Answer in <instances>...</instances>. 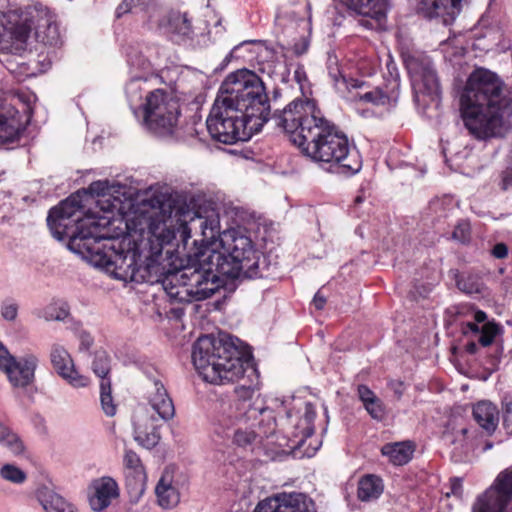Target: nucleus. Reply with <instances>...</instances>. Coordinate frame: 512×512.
<instances>
[{
	"instance_id": "1",
	"label": "nucleus",
	"mask_w": 512,
	"mask_h": 512,
	"mask_svg": "<svg viewBox=\"0 0 512 512\" xmlns=\"http://www.w3.org/2000/svg\"><path fill=\"white\" fill-rule=\"evenodd\" d=\"M183 249L188 248L192 232L200 233V240H193L188 256L194 257L206 270L229 277H263L261 253L242 228L220 231V215L216 208H199L197 211H183L178 219Z\"/></svg>"
},
{
	"instance_id": "2",
	"label": "nucleus",
	"mask_w": 512,
	"mask_h": 512,
	"mask_svg": "<svg viewBox=\"0 0 512 512\" xmlns=\"http://www.w3.org/2000/svg\"><path fill=\"white\" fill-rule=\"evenodd\" d=\"M273 120L311 160L339 164L348 174L361 169L359 154L351 149L346 134L324 118L313 100L295 99Z\"/></svg>"
},
{
	"instance_id": "3",
	"label": "nucleus",
	"mask_w": 512,
	"mask_h": 512,
	"mask_svg": "<svg viewBox=\"0 0 512 512\" xmlns=\"http://www.w3.org/2000/svg\"><path fill=\"white\" fill-rule=\"evenodd\" d=\"M465 128L476 139L495 137L507 123L512 125V94L493 71L478 67L467 78L460 95Z\"/></svg>"
},
{
	"instance_id": "4",
	"label": "nucleus",
	"mask_w": 512,
	"mask_h": 512,
	"mask_svg": "<svg viewBox=\"0 0 512 512\" xmlns=\"http://www.w3.org/2000/svg\"><path fill=\"white\" fill-rule=\"evenodd\" d=\"M82 225V230L72 239L71 247L84 248V252L90 255L91 263L113 278L140 284L144 278L135 271L141 261L142 238L138 241L132 235H127L112 239L100 231L99 222L89 218Z\"/></svg>"
},
{
	"instance_id": "5",
	"label": "nucleus",
	"mask_w": 512,
	"mask_h": 512,
	"mask_svg": "<svg viewBox=\"0 0 512 512\" xmlns=\"http://www.w3.org/2000/svg\"><path fill=\"white\" fill-rule=\"evenodd\" d=\"M35 30L37 41L50 46L60 42L55 15L42 5L28 6L24 10L20 0H0V43L11 42L14 50L24 48Z\"/></svg>"
},
{
	"instance_id": "6",
	"label": "nucleus",
	"mask_w": 512,
	"mask_h": 512,
	"mask_svg": "<svg viewBox=\"0 0 512 512\" xmlns=\"http://www.w3.org/2000/svg\"><path fill=\"white\" fill-rule=\"evenodd\" d=\"M244 358L241 340L228 334L218 338L202 336L193 345V364L203 379L212 384L241 379L246 372Z\"/></svg>"
},
{
	"instance_id": "7",
	"label": "nucleus",
	"mask_w": 512,
	"mask_h": 512,
	"mask_svg": "<svg viewBox=\"0 0 512 512\" xmlns=\"http://www.w3.org/2000/svg\"><path fill=\"white\" fill-rule=\"evenodd\" d=\"M179 218H183V211L177 209L174 214L168 216L162 211H153L150 214H142L136 217L135 231L140 232L142 237L141 261L138 262L137 274L143 276L140 283L160 282L163 276V268L158 262L164 247L169 245L173 239L180 236Z\"/></svg>"
},
{
	"instance_id": "8",
	"label": "nucleus",
	"mask_w": 512,
	"mask_h": 512,
	"mask_svg": "<svg viewBox=\"0 0 512 512\" xmlns=\"http://www.w3.org/2000/svg\"><path fill=\"white\" fill-rule=\"evenodd\" d=\"M217 97L239 109L260 128L269 120L275 123L269 118L270 105L264 83L253 71L241 69L230 73L221 84Z\"/></svg>"
},
{
	"instance_id": "9",
	"label": "nucleus",
	"mask_w": 512,
	"mask_h": 512,
	"mask_svg": "<svg viewBox=\"0 0 512 512\" xmlns=\"http://www.w3.org/2000/svg\"><path fill=\"white\" fill-rule=\"evenodd\" d=\"M239 111L216 97L206 120L211 137L218 142L231 145L238 141H247L261 130Z\"/></svg>"
},
{
	"instance_id": "10",
	"label": "nucleus",
	"mask_w": 512,
	"mask_h": 512,
	"mask_svg": "<svg viewBox=\"0 0 512 512\" xmlns=\"http://www.w3.org/2000/svg\"><path fill=\"white\" fill-rule=\"evenodd\" d=\"M83 198L81 191H77L65 200H63L58 206L53 207L48 214L47 224L51 230L54 238L57 240H63L69 238L68 247L75 253L84 254V248H72L71 241L77 236L82 230L85 220L93 219L99 222L100 231H102L109 223L105 218H96L92 214H87L81 217L83 214Z\"/></svg>"
},
{
	"instance_id": "11",
	"label": "nucleus",
	"mask_w": 512,
	"mask_h": 512,
	"mask_svg": "<svg viewBox=\"0 0 512 512\" xmlns=\"http://www.w3.org/2000/svg\"><path fill=\"white\" fill-rule=\"evenodd\" d=\"M181 115L177 99L164 90L156 89L146 96L143 106V124L159 136H175L181 139L178 122Z\"/></svg>"
},
{
	"instance_id": "12",
	"label": "nucleus",
	"mask_w": 512,
	"mask_h": 512,
	"mask_svg": "<svg viewBox=\"0 0 512 512\" xmlns=\"http://www.w3.org/2000/svg\"><path fill=\"white\" fill-rule=\"evenodd\" d=\"M191 247L188 246L187 251ZM187 258L191 265L178 271L182 277L180 283L169 291V297L178 302L201 301L211 297L219 288V278L212 271H207L194 257Z\"/></svg>"
},
{
	"instance_id": "13",
	"label": "nucleus",
	"mask_w": 512,
	"mask_h": 512,
	"mask_svg": "<svg viewBox=\"0 0 512 512\" xmlns=\"http://www.w3.org/2000/svg\"><path fill=\"white\" fill-rule=\"evenodd\" d=\"M238 398L241 400V409L244 410L245 418L250 421H257L259 434L268 436L275 431L276 421L272 410L268 409L259 398L258 390L252 386L241 384L235 388Z\"/></svg>"
},
{
	"instance_id": "14",
	"label": "nucleus",
	"mask_w": 512,
	"mask_h": 512,
	"mask_svg": "<svg viewBox=\"0 0 512 512\" xmlns=\"http://www.w3.org/2000/svg\"><path fill=\"white\" fill-rule=\"evenodd\" d=\"M512 500V468L501 472L494 484L473 505V512H506Z\"/></svg>"
},
{
	"instance_id": "15",
	"label": "nucleus",
	"mask_w": 512,
	"mask_h": 512,
	"mask_svg": "<svg viewBox=\"0 0 512 512\" xmlns=\"http://www.w3.org/2000/svg\"><path fill=\"white\" fill-rule=\"evenodd\" d=\"M406 67L410 75L412 88L416 96H438L439 81L432 62L426 57H409Z\"/></svg>"
},
{
	"instance_id": "16",
	"label": "nucleus",
	"mask_w": 512,
	"mask_h": 512,
	"mask_svg": "<svg viewBox=\"0 0 512 512\" xmlns=\"http://www.w3.org/2000/svg\"><path fill=\"white\" fill-rule=\"evenodd\" d=\"M254 512H317L314 501L304 493L282 492L260 501Z\"/></svg>"
},
{
	"instance_id": "17",
	"label": "nucleus",
	"mask_w": 512,
	"mask_h": 512,
	"mask_svg": "<svg viewBox=\"0 0 512 512\" xmlns=\"http://www.w3.org/2000/svg\"><path fill=\"white\" fill-rule=\"evenodd\" d=\"M462 419H450L443 433L444 441L453 446L452 458L455 462L464 461L473 448V434Z\"/></svg>"
},
{
	"instance_id": "18",
	"label": "nucleus",
	"mask_w": 512,
	"mask_h": 512,
	"mask_svg": "<svg viewBox=\"0 0 512 512\" xmlns=\"http://www.w3.org/2000/svg\"><path fill=\"white\" fill-rule=\"evenodd\" d=\"M120 495L116 480L110 476L93 479L87 489L88 502L95 512H102Z\"/></svg>"
},
{
	"instance_id": "19",
	"label": "nucleus",
	"mask_w": 512,
	"mask_h": 512,
	"mask_svg": "<svg viewBox=\"0 0 512 512\" xmlns=\"http://www.w3.org/2000/svg\"><path fill=\"white\" fill-rule=\"evenodd\" d=\"M463 0H416V11L427 19H438L451 24L461 11Z\"/></svg>"
},
{
	"instance_id": "20",
	"label": "nucleus",
	"mask_w": 512,
	"mask_h": 512,
	"mask_svg": "<svg viewBox=\"0 0 512 512\" xmlns=\"http://www.w3.org/2000/svg\"><path fill=\"white\" fill-rule=\"evenodd\" d=\"M50 361L58 375L71 386L81 388L88 385L89 379L75 370L73 360L63 346L54 344L51 347Z\"/></svg>"
},
{
	"instance_id": "21",
	"label": "nucleus",
	"mask_w": 512,
	"mask_h": 512,
	"mask_svg": "<svg viewBox=\"0 0 512 512\" xmlns=\"http://www.w3.org/2000/svg\"><path fill=\"white\" fill-rule=\"evenodd\" d=\"M124 465L128 469L126 489L131 503H137L145 492L146 474L139 456L132 450H126Z\"/></svg>"
},
{
	"instance_id": "22",
	"label": "nucleus",
	"mask_w": 512,
	"mask_h": 512,
	"mask_svg": "<svg viewBox=\"0 0 512 512\" xmlns=\"http://www.w3.org/2000/svg\"><path fill=\"white\" fill-rule=\"evenodd\" d=\"M38 363L39 359L36 355L26 354L19 360L13 358L11 363L1 371L7 375L12 386L25 388L34 381Z\"/></svg>"
},
{
	"instance_id": "23",
	"label": "nucleus",
	"mask_w": 512,
	"mask_h": 512,
	"mask_svg": "<svg viewBox=\"0 0 512 512\" xmlns=\"http://www.w3.org/2000/svg\"><path fill=\"white\" fill-rule=\"evenodd\" d=\"M14 108L0 111V144L17 141L24 131L27 120Z\"/></svg>"
},
{
	"instance_id": "24",
	"label": "nucleus",
	"mask_w": 512,
	"mask_h": 512,
	"mask_svg": "<svg viewBox=\"0 0 512 512\" xmlns=\"http://www.w3.org/2000/svg\"><path fill=\"white\" fill-rule=\"evenodd\" d=\"M148 401L152 409L164 422L170 421L175 416V406L163 383L154 379L149 391Z\"/></svg>"
},
{
	"instance_id": "25",
	"label": "nucleus",
	"mask_w": 512,
	"mask_h": 512,
	"mask_svg": "<svg viewBox=\"0 0 512 512\" xmlns=\"http://www.w3.org/2000/svg\"><path fill=\"white\" fill-rule=\"evenodd\" d=\"M157 503L163 509H173L180 502V492L169 469H165L155 487Z\"/></svg>"
},
{
	"instance_id": "26",
	"label": "nucleus",
	"mask_w": 512,
	"mask_h": 512,
	"mask_svg": "<svg viewBox=\"0 0 512 512\" xmlns=\"http://www.w3.org/2000/svg\"><path fill=\"white\" fill-rule=\"evenodd\" d=\"M164 19L166 32L173 41L179 43L191 37L193 29L185 13L171 11Z\"/></svg>"
},
{
	"instance_id": "27",
	"label": "nucleus",
	"mask_w": 512,
	"mask_h": 512,
	"mask_svg": "<svg viewBox=\"0 0 512 512\" xmlns=\"http://www.w3.org/2000/svg\"><path fill=\"white\" fill-rule=\"evenodd\" d=\"M157 421L151 416L134 422V439L147 449L155 447L160 440Z\"/></svg>"
},
{
	"instance_id": "28",
	"label": "nucleus",
	"mask_w": 512,
	"mask_h": 512,
	"mask_svg": "<svg viewBox=\"0 0 512 512\" xmlns=\"http://www.w3.org/2000/svg\"><path fill=\"white\" fill-rule=\"evenodd\" d=\"M473 418L482 429L491 435L499 423V410L490 401H480L473 407Z\"/></svg>"
},
{
	"instance_id": "29",
	"label": "nucleus",
	"mask_w": 512,
	"mask_h": 512,
	"mask_svg": "<svg viewBox=\"0 0 512 512\" xmlns=\"http://www.w3.org/2000/svg\"><path fill=\"white\" fill-rule=\"evenodd\" d=\"M346 5L356 13L380 22L385 18L387 0H345Z\"/></svg>"
},
{
	"instance_id": "30",
	"label": "nucleus",
	"mask_w": 512,
	"mask_h": 512,
	"mask_svg": "<svg viewBox=\"0 0 512 512\" xmlns=\"http://www.w3.org/2000/svg\"><path fill=\"white\" fill-rule=\"evenodd\" d=\"M383 490L382 479L376 475L368 474L359 480L357 496L359 500L369 502L378 499Z\"/></svg>"
},
{
	"instance_id": "31",
	"label": "nucleus",
	"mask_w": 512,
	"mask_h": 512,
	"mask_svg": "<svg viewBox=\"0 0 512 512\" xmlns=\"http://www.w3.org/2000/svg\"><path fill=\"white\" fill-rule=\"evenodd\" d=\"M477 322H467L463 327V333L467 335L468 333L472 334H480L478 338V342L483 347L490 346L496 335L500 332V327L498 324L494 322H487L482 325L480 328Z\"/></svg>"
},
{
	"instance_id": "32",
	"label": "nucleus",
	"mask_w": 512,
	"mask_h": 512,
	"mask_svg": "<svg viewBox=\"0 0 512 512\" xmlns=\"http://www.w3.org/2000/svg\"><path fill=\"white\" fill-rule=\"evenodd\" d=\"M381 452L394 465L401 466L412 458L413 447L408 442L388 443L382 447Z\"/></svg>"
},
{
	"instance_id": "33",
	"label": "nucleus",
	"mask_w": 512,
	"mask_h": 512,
	"mask_svg": "<svg viewBox=\"0 0 512 512\" xmlns=\"http://www.w3.org/2000/svg\"><path fill=\"white\" fill-rule=\"evenodd\" d=\"M39 500L46 512H72L75 509L62 496L49 489L40 492Z\"/></svg>"
},
{
	"instance_id": "34",
	"label": "nucleus",
	"mask_w": 512,
	"mask_h": 512,
	"mask_svg": "<svg viewBox=\"0 0 512 512\" xmlns=\"http://www.w3.org/2000/svg\"><path fill=\"white\" fill-rule=\"evenodd\" d=\"M123 186L120 183L110 182L109 180H98L92 182L86 190H82V198L88 194L92 196H106L120 193Z\"/></svg>"
},
{
	"instance_id": "35",
	"label": "nucleus",
	"mask_w": 512,
	"mask_h": 512,
	"mask_svg": "<svg viewBox=\"0 0 512 512\" xmlns=\"http://www.w3.org/2000/svg\"><path fill=\"white\" fill-rule=\"evenodd\" d=\"M36 315L46 321H63L69 315V310L64 302L54 301L38 310Z\"/></svg>"
},
{
	"instance_id": "36",
	"label": "nucleus",
	"mask_w": 512,
	"mask_h": 512,
	"mask_svg": "<svg viewBox=\"0 0 512 512\" xmlns=\"http://www.w3.org/2000/svg\"><path fill=\"white\" fill-rule=\"evenodd\" d=\"M397 96V94L389 95L384 93L381 89L375 88L374 90L365 93H357L354 96V99H359L360 101L371 103L376 106H385L389 105L391 101L395 103Z\"/></svg>"
},
{
	"instance_id": "37",
	"label": "nucleus",
	"mask_w": 512,
	"mask_h": 512,
	"mask_svg": "<svg viewBox=\"0 0 512 512\" xmlns=\"http://www.w3.org/2000/svg\"><path fill=\"white\" fill-rule=\"evenodd\" d=\"M0 444L7 447L14 455L24 451L21 439L0 421Z\"/></svg>"
},
{
	"instance_id": "38",
	"label": "nucleus",
	"mask_w": 512,
	"mask_h": 512,
	"mask_svg": "<svg viewBox=\"0 0 512 512\" xmlns=\"http://www.w3.org/2000/svg\"><path fill=\"white\" fill-rule=\"evenodd\" d=\"M0 478L14 485H22L27 480V473L12 463H5L0 467Z\"/></svg>"
},
{
	"instance_id": "39",
	"label": "nucleus",
	"mask_w": 512,
	"mask_h": 512,
	"mask_svg": "<svg viewBox=\"0 0 512 512\" xmlns=\"http://www.w3.org/2000/svg\"><path fill=\"white\" fill-rule=\"evenodd\" d=\"M111 381L110 379H103L100 381V402L103 412L112 417L116 414V405L113 402L111 394Z\"/></svg>"
},
{
	"instance_id": "40",
	"label": "nucleus",
	"mask_w": 512,
	"mask_h": 512,
	"mask_svg": "<svg viewBox=\"0 0 512 512\" xmlns=\"http://www.w3.org/2000/svg\"><path fill=\"white\" fill-rule=\"evenodd\" d=\"M111 358L106 351H96L92 361V370L101 380L109 379L107 376L111 369Z\"/></svg>"
},
{
	"instance_id": "41",
	"label": "nucleus",
	"mask_w": 512,
	"mask_h": 512,
	"mask_svg": "<svg viewBox=\"0 0 512 512\" xmlns=\"http://www.w3.org/2000/svg\"><path fill=\"white\" fill-rule=\"evenodd\" d=\"M454 275L459 290L467 294L480 293L482 283L477 276L472 274L459 275L457 271L454 272Z\"/></svg>"
},
{
	"instance_id": "42",
	"label": "nucleus",
	"mask_w": 512,
	"mask_h": 512,
	"mask_svg": "<svg viewBox=\"0 0 512 512\" xmlns=\"http://www.w3.org/2000/svg\"><path fill=\"white\" fill-rule=\"evenodd\" d=\"M452 239L461 244H467L471 240L470 223L466 220L458 222L452 233Z\"/></svg>"
},
{
	"instance_id": "43",
	"label": "nucleus",
	"mask_w": 512,
	"mask_h": 512,
	"mask_svg": "<svg viewBox=\"0 0 512 512\" xmlns=\"http://www.w3.org/2000/svg\"><path fill=\"white\" fill-rule=\"evenodd\" d=\"M19 305L13 299H5L0 306L1 317L8 322H14L18 317Z\"/></svg>"
},
{
	"instance_id": "44",
	"label": "nucleus",
	"mask_w": 512,
	"mask_h": 512,
	"mask_svg": "<svg viewBox=\"0 0 512 512\" xmlns=\"http://www.w3.org/2000/svg\"><path fill=\"white\" fill-rule=\"evenodd\" d=\"M502 418L503 426L509 432L512 433V398L504 397L502 401Z\"/></svg>"
},
{
	"instance_id": "45",
	"label": "nucleus",
	"mask_w": 512,
	"mask_h": 512,
	"mask_svg": "<svg viewBox=\"0 0 512 512\" xmlns=\"http://www.w3.org/2000/svg\"><path fill=\"white\" fill-rule=\"evenodd\" d=\"M364 407L373 419L381 420L384 417V407L378 397L366 403Z\"/></svg>"
},
{
	"instance_id": "46",
	"label": "nucleus",
	"mask_w": 512,
	"mask_h": 512,
	"mask_svg": "<svg viewBox=\"0 0 512 512\" xmlns=\"http://www.w3.org/2000/svg\"><path fill=\"white\" fill-rule=\"evenodd\" d=\"M256 437L255 431H244L237 429L234 432L233 440L238 446H246L250 444Z\"/></svg>"
},
{
	"instance_id": "47",
	"label": "nucleus",
	"mask_w": 512,
	"mask_h": 512,
	"mask_svg": "<svg viewBox=\"0 0 512 512\" xmlns=\"http://www.w3.org/2000/svg\"><path fill=\"white\" fill-rule=\"evenodd\" d=\"M144 0H123L116 9V16L119 18L128 12H132L138 6L142 5Z\"/></svg>"
},
{
	"instance_id": "48",
	"label": "nucleus",
	"mask_w": 512,
	"mask_h": 512,
	"mask_svg": "<svg viewBox=\"0 0 512 512\" xmlns=\"http://www.w3.org/2000/svg\"><path fill=\"white\" fill-rule=\"evenodd\" d=\"M181 278L182 277L178 276V271L164 276L163 279L161 278L160 282L167 295H169V291H172L177 283H180Z\"/></svg>"
},
{
	"instance_id": "49",
	"label": "nucleus",
	"mask_w": 512,
	"mask_h": 512,
	"mask_svg": "<svg viewBox=\"0 0 512 512\" xmlns=\"http://www.w3.org/2000/svg\"><path fill=\"white\" fill-rule=\"evenodd\" d=\"M358 396L360 400L363 402V405L373 400L374 398H377L374 392L366 385L358 386Z\"/></svg>"
},
{
	"instance_id": "50",
	"label": "nucleus",
	"mask_w": 512,
	"mask_h": 512,
	"mask_svg": "<svg viewBox=\"0 0 512 512\" xmlns=\"http://www.w3.org/2000/svg\"><path fill=\"white\" fill-rule=\"evenodd\" d=\"M491 254L496 259H504L508 256V246L503 243H497L491 250Z\"/></svg>"
},
{
	"instance_id": "51",
	"label": "nucleus",
	"mask_w": 512,
	"mask_h": 512,
	"mask_svg": "<svg viewBox=\"0 0 512 512\" xmlns=\"http://www.w3.org/2000/svg\"><path fill=\"white\" fill-rule=\"evenodd\" d=\"M13 358L7 348L0 342V370L7 367Z\"/></svg>"
},
{
	"instance_id": "52",
	"label": "nucleus",
	"mask_w": 512,
	"mask_h": 512,
	"mask_svg": "<svg viewBox=\"0 0 512 512\" xmlns=\"http://www.w3.org/2000/svg\"><path fill=\"white\" fill-rule=\"evenodd\" d=\"M305 420L307 423H311L315 416H316V412L314 410V407L311 403H306L305 405Z\"/></svg>"
},
{
	"instance_id": "53",
	"label": "nucleus",
	"mask_w": 512,
	"mask_h": 512,
	"mask_svg": "<svg viewBox=\"0 0 512 512\" xmlns=\"http://www.w3.org/2000/svg\"><path fill=\"white\" fill-rule=\"evenodd\" d=\"M313 305L315 306L316 309L318 310H321L323 309L325 303H326V299L325 297L320 293V291H318L314 298H313Z\"/></svg>"
},
{
	"instance_id": "54",
	"label": "nucleus",
	"mask_w": 512,
	"mask_h": 512,
	"mask_svg": "<svg viewBox=\"0 0 512 512\" xmlns=\"http://www.w3.org/2000/svg\"><path fill=\"white\" fill-rule=\"evenodd\" d=\"M461 481L459 479H453L451 483V490L453 495H460L461 493Z\"/></svg>"
},
{
	"instance_id": "55",
	"label": "nucleus",
	"mask_w": 512,
	"mask_h": 512,
	"mask_svg": "<svg viewBox=\"0 0 512 512\" xmlns=\"http://www.w3.org/2000/svg\"><path fill=\"white\" fill-rule=\"evenodd\" d=\"M487 315L485 312L478 310L474 313V320L477 323H486Z\"/></svg>"
},
{
	"instance_id": "56",
	"label": "nucleus",
	"mask_w": 512,
	"mask_h": 512,
	"mask_svg": "<svg viewBox=\"0 0 512 512\" xmlns=\"http://www.w3.org/2000/svg\"><path fill=\"white\" fill-rule=\"evenodd\" d=\"M478 345L476 342L471 341L466 345V351L470 354H475L477 352Z\"/></svg>"
},
{
	"instance_id": "57",
	"label": "nucleus",
	"mask_w": 512,
	"mask_h": 512,
	"mask_svg": "<svg viewBox=\"0 0 512 512\" xmlns=\"http://www.w3.org/2000/svg\"><path fill=\"white\" fill-rule=\"evenodd\" d=\"M248 42L245 41L243 43H241L240 45L236 46L233 48V50L229 53V55L226 57V60L230 61L232 58H235V57H238L236 55L237 51L239 50V48L245 44H247Z\"/></svg>"
},
{
	"instance_id": "58",
	"label": "nucleus",
	"mask_w": 512,
	"mask_h": 512,
	"mask_svg": "<svg viewBox=\"0 0 512 512\" xmlns=\"http://www.w3.org/2000/svg\"><path fill=\"white\" fill-rule=\"evenodd\" d=\"M401 386H402V383H400V382L395 383L394 392L398 395V397H401V395H402Z\"/></svg>"
},
{
	"instance_id": "59",
	"label": "nucleus",
	"mask_w": 512,
	"mask_h": 512,
	"mask_svg": "<svg viewBox=\"0 0 512 512\" xmlns=\"http://www.w3.org/2000/svg\"><path fill=\"white\" fill-rule=\"evenodd\" d=\"M300 77H301V72L299 70L295 71V78H296L297 82L301 84L303 79H301Z\"/></svg>"
},
{
	"instance_id": "60",
	"label": "nucleus",
	"mask_w": 512,
	"mask_h": 512,
	"mask_svg": "<svg viewBox=\"0 0 512 512\" xmlns=\"http://www.w3.org/2000/svg\"><path fill=\"white\" fill-rule=\"evenodd\" d=\"M305 50H306V45L305 44L303 45V47H299V49H298V47H296V53L297 54H301V53L305 52Z\"/></svg>"
},
{
	"instance_id": "61",
	"label": "nucleus",
	"mask_w": 512,
	"mask_h": 512,
	"mask_svg": "<svg viewBox=\"0 0 512 512\" xmlns=\"http://www.w3.org/2000/svg\"><path fill=\"white\" fill-rule=\"evenodd\" d=\"M305 50H306V45L305 44L303 45V47H299V49H298V47H296V53L297 54H301V53L305 52Z\"/></svg>"
},
{
	"instance_id": "62",
	"label": "nucleus",
	"mask_w": 512,
	"mask_h": 512,
	"mask_svg": "<svg viewBox=\"0 0 512 512\" xmlns=\"http://www.w3.org/2000/svg\"><path fill=\"white\" fill-rule=\"evenodd\" d=\"M492 448V443H486L485 445V450H488V449H491Z\"/></svg>"
},
{
	"instance_id": "63",
	"label": "nucleus",
	"mask_w": 512,
	"mask_h": 512,
	"mask_svg": "<svg viewBox=\"0 0 512 512\" xmlns=\"http://www.w3.org/2000/svg\"><path fill=\"white\" fill-rule=\"evenodd\" d=\"M503 188H504V189H507L506 179H504V180H503Z\"/></svg>"
},
{
	"instance_id": "64",
	"label": "nucleus",
	"mask_w": 512,
	"mask_h": 512,
	"mask_svg": "<svg viewBox=\"0 0 512 512\" xmlns=\"http://www.w3.org/2000/svg\"><path fill=\"white\" fill-rule=\"evenodd\" d=\"M339 80H340V79H336V78H335V79H333V81H334L335 83H338V82H339Z\"/></svg>"
}]
</instances>
